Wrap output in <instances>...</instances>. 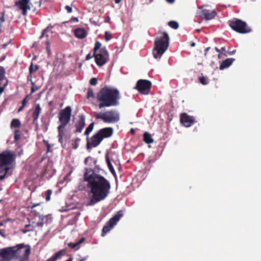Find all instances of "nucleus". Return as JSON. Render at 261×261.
<instances>
[{"label": "nucleus", "mask_w": 261, "mask_h": 261, "mask_svg": "<svg viewBox=\"0 0 261 261\" xmlns=\"http://www.w3.org/2000/svg\"><path fill=\"white\" fill-rule=\"evenodd\" d=\"M84 180L90 188L89 205H94L105 199L110 193L111 184L103 176L96 174L93 170L86 169L84 175Z\"/></svg>", "instance_id": "f257e3e1"}, {"label": "nucleus", "mask_w": 261, "mask_h": 261, "mask_svg": "<svg viewBox=\"0 0 261 261\" xmlns=\"http://www.w3.org/2000/svg\"><path fill=\"white\" fill-rule=\"evenodd\" d=\"M96 97L99 102L98 107L101 109L118 105L120 96L117 89L105 86L97 93Z\"/></svg>", "instance_id": "f03ea898"}, {"label": "nucleus", "mask_w": 261, "mask_h": 261, "mask_svg": "<svg viewBox=\"0 0 261 261\" xmlns=\"http://www.w3.org/2000/svg\"><path fill=\"white\" fill-rule=\"evenodd\" d=\"M155 38L154 47L152 53L155 59H160L168 49L169 45V36L166 32L159 31Z\"/></svg>", "instance_id": "7ed1b4c3"}, {"label": "nucleus", "mask_w": 261, "mask_h": 261, "mask_svg": "<svg viewBox=\"0 0 261 261\" xmlns=\"http://www.w3.org/2000/svg\"><path fill=\"white\" fill-rule=\"evenodd\" d=\"M15 158V153L11 150H4L0 153V173L8 172L12 168Z\"/></svg>", "instance_id": "20e7f679"}, {"label": "nucleus", "mask_w": 261, "mask_h": 261, "mask_svg": "<svg viewBox=\"0 0 261 261\" xmlns=\"http://www.w3.org/2000/svg\"><path fill=\"white\" fill-rule=\"evenodd\" d=\"M101 43L96 41L93 51L96 64L99 66L104 65L109 60V53L106 47H101Z\"/></svg>", "instance_id": "39448f33"}, {"label": "nucleus", "mask_w": 261, "mask_h": 261, "mask_svg": "<svg viewBox=\"0 0 261 261\" xmlns=\"http://www.w3.org/2000/svg\"><path fill=\"white\" fill-rule=\"evenodd\" d=\"M96 119H100L105 123H115L120 120L119 112L114 109L108 110L105 112H99L95 115Z\"/></svg>", "instance_id": "423d86ee"}, {"label": "nucleus", "mask_w": 261, "mask_h": 261, "mask_svg": "<svg viewBox=\"0 0 261 261\" xmlns=\"http://www.w3.org/2000/svg\"><path fill=\"white\" fill-rule=\"evenodd\" d=\"M229 27L236 32L240 34H247L251 32L252 29L246 22L241 19L234 18L228 22Z\"/></svg>", "instance_id": "0eeeda50"}, {"label": "nucleus", "mask_w": 261, "mask_h": 261, "mask_svg": "<svg viewBox=\"0 0 261 261\" xmlns=\"http://www.w3.org/2000/svg\"><path fill=\"white\" fill-rule=\"evenodd\" d=\"M15 259H20V261H24L28 259L31 254V247L23 243L14 246Z\"/></svg>", "instance_id": "6e6552de"}, {"label": "nucleus", "mask_w": 261, "mask_h": 261, "mask_svg": "<svg viewBox=\"0 0 261 261\" xmlns=\"http://www.w3.org/2000/svg\"><path fill=\"white\" fill-rule=\"evenodd\" d=\"M123 216L122 211H118L112 218H111L107 224L103 227L102 230L101 236L104 237L108 232H109L113 227L119 221L120 219Z\"/></svg>", "instance_id": "1a4fd4ad"}, {"label": "nucleus", "mask_w": 261, "mask_h": 261, "mask_svg": "<svg viewBox=\"0 0 261 261\" xmlns=\"http://www.w3.org/2000/svg\"><path fill=\"white\" fill-rule=\"evenodd\" d=\"M152 84L147 80H139L137 81L135 88L141 94L148 95L151 88Z\"/></svg>", "instance_id": "9d476101"}, {"label": "nucleus", "mask_w": 261, "mask_h": 261, "mask_svg": "<svg viewBox=\"0 0 261 261\" xmlns=\"http://www.w3.org/2000/svg\"><path fill=\"white\" fill-rule=\"evenodd\" d=\"M72 109L70 106L65 107L61 110L58 114L60 125H67L70 122L71 116Z\"/></svg>", "instance_id": "9b49d317"}, {"label": "nucleus", "mask_w": 261, "mask_h": 261, "mask_svg": "<svg viewBox=\"0 0 261 261\" xmlns=\"http://www.w3.org/2000/svg\"><path fill=\"white\" fill-rule=\"evenodd\" d=\"M14 246L3 248L0 250V257L4 261L15 259Z\"/></svg>", "instance_id": "f8f14e48"}, {"label": "nucleus", "mask_w": 261, "mask_h": 261, "mask_svg": "<svg viewBox=\"0 0 261 261\" xmlns=\"http://www.w3.org/2000/svg\"><path fill=\"white\" fill-rule=\"evenodd\" d=\"M31 0H17L15 2V5L22 11L23 16H26L28 11L31 9Z\"/></svg>", "instance_id": "ddd939ff"}, {"label": "nucleus", "mask_w": 261, "mask_h": 261, "mask_svg": "<svg viewBox=\"0 0 261 261\" xmlns=\"http://www.w3.org/2000/svg\"><path fill=\"white\" fill-rule=\"evenodd\" d=\"M87 140V148L88 149L98 146L102 141L98 132L92 136L90 140L88 138Z\"/></svg>", "instance_id": "4468645a"}, {"label": "nucleus", "mask_w": 261, "mask_h": 261, "mask_svg": "<svg viewBox=\"0 0 261 261\" xmlns=\"http://www.w3.org/2000/svg\"><path fill=\"white\" fill-rule=\"evenodd\" d=\"M66 126V125H59L57 128L58 132V141L64 148L66 146V143L64 141V139L67 140Z\"/></svg>", "instance_id": "2eb2a0df"}, {"label": "nucleus", "mask_w": 261, "mask_h": 261, "mask_svg": "<svg viewBox=\"0 0 261 261\" xmlns=\"http://www.w3.org/2000/svg\"><path fill=\"white\" fill-rule=\"evenodd\" d=\"M181 123L186 127H189L195 123V120L192 116L186 113H182L180 116Z\"/></svg>", "instance_id": "dca6fc26"}, {"label": "nucleus", "mask_w": 261, "mask_h": 261, "mask_svg": "<svg viewBox=\"0 0 261 261\" xmlns=\"http://www.w3.org/2000/svg\"><path fill=\"white\" fill-rule=\"evenodd\" d=\"M78 118L79 119L75 124V133H81L83 128L85 126V118L84 116L83 115H79Z\"/></svg>", "instance_id": "f3484780"}, {"label": "nucleus", "mask_w": 261, "mask_h": 261, "mask_svg": "<svg viewBox=\"0 0 261 261\" xmlns=\"http://www.w3.org/2000/svg\"><path fill=\"white\" fill-rule=\"evenodd\" d=\"M39 218L40 221L36 223V226L42 227L44 224H49L52 222V217L51 215H47L45 216L39 215Z\"/></svg>", "instance_id": "a211bd4d"}, {"label": "nucleus", "mask_w": 261, "mask_h": 261, "mask_svg": "<svg viewBox=\"0 0 261 261\" xmlns=\"http://www.w3.org/2000/svg\"><path fill=\"white\" fill-rule=\"evenodd\" d=\"M101 139L111 137L113 134V129L112 127H105L99 129L98 132Z\"/></svg>", "instance_id": "6ab92c4d"}, {"label": "nucleus", "mask_w": 261, "mask_h": 261, "mask_svg": "<svg viewBox=\"0 0 261 261\" xmlns=\"http://www.w3.org/2000/svg\"><path fill=\"white\" fill-rule=\"evenodd\" d=\"M202 15L205 20H211L216 16L217 13L215 10L211 11L204 9L202 10Z\"/></svg>", "instance_id": "aec40b11"}, {"label": "nucleus", "mask_w": 261, "mask_h": 261, "mask_svg": "<svg viewBox=\"0 0 261 261\" xmlns=\"http://www.w3.org/2000/svg\"><path fill=\"white\" fill-rule=\"evenodd\" d=\"M5 70L3 67L0 66V88L5 90L7 85V81L5 77Z\"/></svg>", "instance_id": "412c9836"}, {"label": "nucleus", "mask_w": 261, "mask_h": 261, "mask_svg": "<svg viewBox=\"0 0 261 261\" xmlns=\"http://www.w3.org/2000/svg\"><path fill=\"white\" fill-rule=\"evenodd\" d=\"M74 35L77 38L83 39L87 36V33L84 29L79 28L74 30Z\"/></svg>", "instance_id": "4be33fe9"}, {"label": "nucleus", "mask_w": 261, "mask_h": 261, "mask_svg": "<svg viewBox=\"0 0 261 261\" xmlns=\"http://www.w3.org/2000/svg\"><path fill=\"white\" fill-rule=\"evenodd\" d=\"M41 108L39 104H37L35 106V108L32 114L33 122L35 123L39 118L41 113Z\"/></svg>", "instance_id": "5701e85b"}, {"label": "nucleus", "mask_w": 261, "mask_h": 261, "mask_svg": "<svg viewBox=\"0 0 261 261\" xmlns=\"http://www.w3.org/2000/svg\"><path fill=\"white\" fill-rule=\"evenodd\" d=\"M66 250L62 249L57 252L52 257L48 258L47 261H56L57 259H60L61 257L66 254Z\"/></svg>", "instance_id": "b1692460"}, {"label": "nucleus", "mask_w": 261, "mask_h": 261, "mask_svg": "<svg viewBox=\"0 0 261 261\" xmlns=\"http://www.w3.org/2000/svg\"><path fill=\"white\" fill-rule=\"evenodd\" d=\"M235 60L234 58H228L222 61L220 66V69L223 70L229 67Z\"/></svg>", "instance_id": "393cba45"}, {"label": "nucleus", "mask_w": 261, "mask_h": 261, "mask_svg": "<svg viewBox=\"0 0 261 261\" xmlns=\"http://www.w3.org/2000/svg\"><path fill=\"white\" fill-rule=\"evenodd\" d=\"M106 160L107 162V164L108 165V167L109 168V169L110 170V172L112 173V174L115 177H116V173L111 164L109 155L108 153H107L106 155Z\"/></svg>", "instance_id": "a878e982"}, {"label": "nucleus", "mask_w": 261, "mask_h": 261, "mask_svg": "<svg viewBox=\"0 0 261 261\" xmlns=\"http://www.w3.org/2000/svg\"><path fill=\"white\" fill-rule=\"evenodd\" d=\"M10 126L12 129L15 128H16V129H19L21 126V122L18 119H13L11 122Z\"/></svg>", "instance_id": "bb28decb"}, {"label": "nucleus", "mask_w": 261, "mask_h": 261, "mask_svg": "<svg viewBox=\"0 0 261 261\" xmlns=\"http://www.w3.org/2000/svg\"><path fill=\"white\" fill-rule=\"evenodd\" d=\"M143 140L147 144L152 143L154 141L151 135L148 132H145L143 134Z\"/></svg>", "instance_id": "cd10ccee"}, {"label": "nucleus", "mask_w": 261, "mask_h": 261, "mask_svg": "<svg viewBox=\"0 0 261 261\" xmlns=\"http://www.w3.org/2000/svg\"><path fill=\"white\" fill-rule=\"evenodd\" d=\"M81 141V139L79 138H76L72 140V148L73 149H76L79 145V143Z\"/></svg>", "instance_id": "c85d7f7f"}, {"label": "nucleus", "mask_w": 261, "mask_h": 261, "mask_svg": "<svg viewBox=\"0 0 261 261\" xmlns=\"http://www.w3.org/2000/svg\"><path fill=\"white\" fill-rule=\"evenodd\" d=\"M95 125L94 122L91 123L89 126L87 127L85 133L84 135L86 136H88L89 134L93 130L94 126Z\"/></svg>", "instance_id": "c756f323"}, {"label": "nucleus", "mask_w": 261, "mask_h": 261, "mask_svg": "<svg viewBox=\"0 0 261 261\" xmlns=\"http://www.w3.org/2000/svg\"><path fill=\"white\" fill-rule=\"evenodd\" d=\"M39 69V67L38 65H36L34 66L33 63H31L30 67H29V73L30 76H31V79L32 78V74L33 72L36 71Z\"/></svg>", "instance_id": "7c9ffc66"}, {"label": "nucleus", "mask_w": 261, "mask_h": 261, "mask_svg": "<svg viewBox=\"0 0 261 261\" xmlns=\"http://www.w3.org/2000/svg\"><path fill=\"white\" fill-rule=\"evenodd\" d=\"M168 25L170 28H171L173 29H175V30L177 29L179 27L178 23L176 21H174V20L170 21L168 22Z\"/></svg>", "instance_id": "2f4dec72"}, {"label": "nucleus", "mask_w": 261, "mask_h": 261, "mask_svg": "<svg viewBox=\"0 0 261 261\" xmlns=\"http://www.w3.org/2000/svg\"><path fill=\"white\" fill-rule=\"evenodd\" d=\"M31 94L34 93L36 91H38L41 87L40 86L36 85L35 83L32 81H31Z\"/></svg>", "instance_id": "473e14b6"}, {"label": "nucleus", "mask_w": 261, "mask_h": 261, "mask_svg": "<svg viewBox=\"0 0 261 261\" xmlns=\"http://www.w3.org/2000/svg\"><path fill=\"white\" fill-rule=\"evenodd\" d=\"M21 135V132L19 129L14 130V140L17 141L20 139Z\"/></svg>", "instance_id": "72a5a7b5"}, {"label": "nucleus", "mask_w": 261, "mask_h": 261, "mask_svg": "<svg viewBox=\"0 0 261 261\" xmlns=\"http://www.w3.org/2000/svg\"><path fill=\"white\" fill-rule=\"evenodd\" d=\"M105 39L106 41H109L112 38V34L109 31H106L105 33Z\"/></svg>", "instance_id": "f704fd0d"}, {"label": "nucleus", "mask_w": 261, "mask_h": 261, "mask_svg": "<svg viewBox=\"0 0 261 261\" xmlns=\"http://www.w3.org/2000/svg\"><path fill=\"white\" fill-rule=\"evenodd\" d=\"M94 93L93 89L91 88H89L87 91V98H94Z\"/></svg>", "instance_id": "c9c22d12"}, {"label": "nucleus", "mask_w": 261, "mask_h": 261, "mask_svg": "<svg viewBox=\"0 0 261 261\" xmlns=\"http://www.w3.org/2000/svg\"><path fill=\"white\" fill-rule=\"evenodd\" d=\"M52 194V191L51 190H48L45 193V198L46 201H49L50 199V196Z\"/></svg>", "instance_id": "e433bc0d"}, {"label": "nucleus", "mask_w": 261, "mask_h": 261, "mask_svg": "<svg viewBox=\"0 0 261 261\" xmlns=\"http://www.w3.org/2000/svg\"><path fill=\"white\" fill-rule=\"evenodd\" d=\"M1 17H0V28L2 27V23L5 21V12L3 11L1 13Z\"/></svg>", "instance_id": "4c0bfd02"}, {"label": "nucleus", "mask_w": 261, "mask_h": 261, "mask_svg": "<svg viewBox=\"0 0 261 261\" xmlns=\"http://www.w3.org/2000/svg\"><path fill=\"white\" fill-rule=\"evenodd\" d=\"M199 81L200 83L203 85L207 84L206 79L204 76L200 77L199 78Z\"/></svg>", "instance_id": "58836bf2"}, {"label": "nucleus", "mask_w": 261, "mask_h": 261, "mask_svg": "<svg viewBox=\"0 0 261 261\" xmlns=\"http://www.w3.org/2000/svg\"><path fill=\"white\" fill-rule=\"evenodd\" d=\"M90 84L91 85L95 86L97 84V79L95 77H93L90 80Z\"/></svg>", "instance_id": "ea45409f"}, {"label": "nucleus", "mask_w": 261, "mask_h": 261, "mask_svg": "<svg viewBox=\"0 0 261 261\" xmlns=\"http://www.w3.org/2000/svg\"><path fill=\"white\" fill-rule=\"evenodd\" d=\"M82 240H81V241H79V242H77V243H70L68 244V246H69V247H70L71 248H75V247H76V246H77L78 244H80V243L82 242Z\"/></svg>", "instance_id": "a19ab883"}, {"label": "nucleus", "mask_w": 261, "mask_h": 261, "mask_svg": "<svg viewBox=\"0 0 261 261\" xmlns=\"http://www.w3.org/2000/svg\"><path fill=\"white\" fill-rule=\"evenodd\" d=\"M236 53V50H233L232 51H227V53H224V55L225 56H227L228 55H232Z\"/></svg>", "instance_id": "79ce46f5"}, {"label": "nucleus", "mask_w": 261, "mask_h": 261, "mask_svg": "<svg viewBox=\"0 0 261 261\" xmlns=\"http://www.w3.org/2000/svg\"><path fill=\"white\" fill-rule=\"evenodd\" d=\"M40 205V203H36V204H33L32 205V206H31V209H32V212H34L35 213H36V210H35V208L37 206H39Z\"/></svg>", "instance_id": "37998d69"}, {"label": "nucleus", "mask_w": 261, "mask_h": 261, "mask_svg": "<svg viewBox=\"0 0 261 261\" xmlns=\"http://www.w3.org/2000/svg\"><path fill=\"white\" fill-rule=\"evenodd\" d=\"M94 58V53L92 55H91V53H89L86 57V59L85 60L86 61H88V60H89L90 59H92V58Z\"/></svg>", "instance_id": "c03bdc74"}, {"label": "nucleus", "mask_w": 261, "mask_h": 261, "mask_svg": "<svg viewBox=\"0 0 261 261\" xmlns=\"http://www.w3.org/2000/svg\"><path fill=\"white\" fill-rule=\"evenodd\" d=\"M8 172L3 171L2 173L3 175H0V180H3L6 177Z\"/></svg>", "instance_id": "a18cd8bd"}, {"label": "nucleus", "mask_w": 261, "mask_h": 261, "mask_svg": "<svg viewBox=\"0 0 261 261\" xmlns=\"http://www.w3.org/2000/svg\"><path fill=\"white\" fill-rule=\"evenodd\" d=\"M65 9L67 10L68 13H71L72 11V8L69 6H66Z\"/></svg>", "instance_id": "49530a36"}, {"label": "nucleus", "mask_w": 261, "mask_h": 261, "mask_svg": "<svg viewBox=\"0 0 261 261\" xmlns=\"http://www.w3.org/2000/svg\"><path fill=\"white\" fill-rule=\"evenodd\" d=\"M28 96H26L22 101V105L23 107H24L25 105L28 103Z\"/></svg>", "instance_id": "de8ad7c7"}, {"label": "nucleus", "mask_w": 261, "mask_h": 261, "mask_svg": "<svg viewBox=\"0 0 261 261\" xmlns=\"http://www.w3.org/2000/svg\"><path fill=\"white\" fill-rule=\"evenodd\" d=\"M48 29V28H46L45 29H44V30L43 31L42 33V35H41V36L40 37V39L42 38V37H43V36H44V34H45V32H46V31H47Z\"/></svg>", "instance_id": "09e8293b"}, {"label": "nucleus", "mask_w": 261, "mask_h": 261, "mask_svg": "<svg viewBox=\"0 0 261 261\" xmlns=\"http://www.w3.org/2000/svg\"><path fill=\"white\" fill-rule=\"evenodd\" d=\"M215 50L217 53H219L218 57L220 58L221 55V50L219 49L217 47H215Z\"/></svg>", "instance_id": "8fccbe9b"}, {"label": "nucleus", "mask_w": 261, "mask_h": 261, "mask_svg": "<svg viewBox=\"0 0 261 261\" xmlns=\"http://www.w3.org/2000/svg\"><path fill=\"white\" fill-rule=\"evenodd\" d=\"M110 16H108L106 17L105 22H110Z\"/></svg>", "instance_id": "3c124183"}, {"label": "nucleus", "mask_w": 261, "mask_h": 261, "mask_svg": "<svg viewBox=\"0 0 261 261\" xmlns=\"http://www.w3.org/2000/svg\"><path fill=\"white\" fill-rule=\"evenodd\" d=\"M221 54L223 53V52H225V53H227V51L226 50V48L224 47H222L221 49Z\"/></svg>", "instance_id": "603ef678"}, {"label": "nucleus", "mask_w": 261, "mask_h": 261, "mask_svg": "<svg viewBox=\"0 0 261 261\" xmlns=\"http://www.w3.org/2000/svg\"><path fill=\"white\" fill-rule=\"evenodd\" d=\"M47 47H46V49H47V52H48V54H50V49L49 48V47L48 46V42H47Z\"/></svg>", "instance_id": "864d4df0"}, {"label": "nucleus", "mask_w": 261, "mask_h": 261, "mask_svg": "<svg viewBox=\"0 0 261 261\" xmlns=\"http://www.w3.org/2000/svg\"><path fill=\"white\" fill-rule=\"evenodd\" d=\"M72 20H73V21L78 22L79 19L77 17H73L72 18Z\"/></svg>", "instance_id": "5fc2aeb1"}, {"label": "nucleus", "mask_w": 261, "mask_h": 261, "mask_svg": "<svg viewBox=\"0 0 261 261\" xmlns=\"http://www.w3.org/2000/svg\"><path fill=\"white\" fill-rule=\"evenodd\" d=\"M88 256L85 257L82 259H81L79 261H86L87 259Z\"/></svg>", "instance_id": "6e6d98bb"}, {"label": "nucleus", "mask_w": 261, "mask_h": 261, "mask_svg": "<svg viewBox=\"0 0 261 261\" xmlns=\"http://www.w3.org/2000/svg\"><path fill=\"white\" fill-rule=\"evenodd\" d=\"M24 107H23V106L22 105V106H21V107H20L18 109V112H19L21 111L23 109V108H24Z\"/></svg>", "instance_id": "4d7b16f0"}, {"label": "nucleus", "mask_w": 261, "mask_h": 261, "mask_svg": "<svg viewBox=\"0 0 261 261\" xmlns=\"http://www.w3.org/2000/svg\"><path fill=\"white\" fill-rule=\"evenodd\" d=\"M195 45H196L195 43L193 42H191L190 45L191 47H194L195 46Z\"/></svg>", "instance_id": "13d9d810"}, {"label": "nucleus", "mask_w": 261, "mask_h": 261, "mask_svg": "<svg viewBox=\"0 0 261 261\" xmlns=\"http://www.w3.org/2000/svg\"><path fill=\"white\" fill-rule=\"evenodd\" d=\"M166 1L169 3H172L174 2V0H166Z\"/></svg>", "instance_id": "bf43d9fd"}, {"label": "nucleus", "mask_w": 261, "mask_h": 261, "mask_svg": "<svg viewBox=\"0 0 261 261\" xmlns=\"http://www.w3.org/2000/svg\"><path fill=\"white\" fill-rule=\"evenodd\" d=\"M116 4H119L122 0H114Z\"/></svg>", "instance_id": "052dcab7"}, {"label": "nucleus", "mask_w": 261, "mask_h": 261, "mask_svg": "<svg viewBox=\"0 0 261 261\" xmlns=\"http://www.w3.org/2000/svg\"><path fill=\"white\" fill-rule=\"evenodd\" d=\"M210 47H207L205 49V54H206V53H207V51H208V50L210 49Z\"/></svg>", "instance_id": "680f3d73"}, {"label": "nucleus", "mask_w": 261, "mask_h": 261, "mask_svg": "<svg viewBox=\"0 0 261 261\" xmlns=\"http://www.w3.org/2000/svg\"><path fill=\"white\" fill-rule=\"evenodd\" d=\"M72 260H73L72 257H70V258H68L67 260H66V261H72Z\"/></svg>", "instance_id": "e2e57ef3"}, {"label": "nucleus", "mask_w": 261, "mask_h": 261, "mask_svg": "<svg viewBox=\"0 0 261 261\" xmlns=\"http://www.w3.org/2000/svg\"><path fill=\"white\" fill-rule=\"evenodd\" d=\"M4 92V89L3 88H0V94H2Z\"/></svg>", "instance_id": "0e129e2a"}, {"label": "nucleus", "mask_w": 261, "mask_h": 261, "mask_svg": "<svg viewBox=\"0 0 261 261\" xmlns=\"http://www.w3.org/2000/svg\"><path fill=\"white\" fill-rule=\"evenodd\" d=\"M28 79L30 80L31 82V81H32V78L31 79V76H30V75L28 76Z\"/></svg>", "instance_id": "69168bd1"}, {"label": "nucleus", "mask_w": 261, "mask_h": 261, "mask_svg": "<svg viewBox=\"0 0 261 261\" xmlns=\"http://www.w3.org/2000/svg\"><path fill=\"white\" fill-rule=\"evenodd\" d=\"M47 151H48L50 148V145L49 144L47 145Z\"/></svg>", "instance_id": "338daca9"}, {"label": "nucleus", "mask_w": 261, "mask_h": 261, "mask_svg": "<svg viewBox=\"0 0 261 261\" xmlns=\"http://www.w3.org/2000/svg\"><path fill=\"white\" fill-rule=\"evenodd\" d=\"M130 132L132 133H135V130L132 128L131 130H130Z\"/></svg>", "instance_id": "774afa93"}]
</instances>
